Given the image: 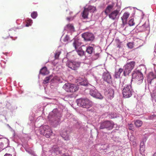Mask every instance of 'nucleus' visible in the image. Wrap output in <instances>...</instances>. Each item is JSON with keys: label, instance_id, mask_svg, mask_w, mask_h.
Listing matches in <instances>:
<instances>
[{"label": "nucleus", "instance_id": "b1692460", "mask_svg": "<svg viewBox=\"0 0 156 156\" xmlns=\"http://www.w3.org/2000/svg\"><path fill=\"white\" fill-rule=\"evenodd\" d=\"M76 51L78 55L80 56H82L84 55V52L81 48L79 49L78 50H76Z\"/></svg>", "mask_w": 156, "mask_h": 156}, {"label": "nucleus", "instance_id": "412c9836", "mask_svg": "<svg viewBox=\"0 0 156 156\" xmlns=\"http://www.w3.org/2000/svg\"><path fill=\"white\" fill-rule=\"evenodd\" d=\"M145 151V146L144 142L140 143V151L141 153H143Z\"/></svg>", "mask_w": 156, "mask_h": 156}, {"label": "nucleus", "instance_id": "cd10ccee", "mask_svg": "<svg viewBox=\"0 0 156 156\" xmlns=\"http://www.w3.org/2000/svg\"><path fill=\"white\" fill-rule=\"evenodd\" d=\"M62 136L64 139L65 140L67 141L69 140V136L68 135H65V134H62Z\"/></svg>", "mask_w": 156, "mask_h": 156}, {"label": "nucleus", "instance_id": "6ab92c4d", "mask_svg": "<svg viewBox=\"0 0 156 156\" xmlns=\"http://www.w3.org/2000/svg\"><path fill=\"white\" fill-rule=\"evenodd\" d=\"M156 78V76L153 72H150L148 76V79L152 81L153 80Z\"/></svg>", "mask_w": 156, "mask_h": 156}, {"label": "nucleus", "instance_id": "f03ea898", "mask_svg": "<svg viewBox=\"0 0 156 156\" xmlns=\"http://www.w3.org/2000/svg\"><path fill=\"white\" fill-rule=\"evenodd\" d=\"M76 102L78 106L85 108H90L93 104L92 102L87 98L77 99L76 101Z\"/></svg>", "mask_w": 156, "mask_h": 156}, {"label": "nucleus", "instance_id": "473e14b6", "mask_svg": "<svg viewBox=\"0 0 156 156\" xmlns=\"http://www.w3.org/2000/svg\"><path fill=\"white\" fill-rule=\"evenodd\" d=\"M60 54V52H58L56 53L55 54V59H58L59 56Z\"/></svg>", "mask_w": 156, "mask_h": 156}, {"label": "nucleus", "instance_id": "ddd939ff", "mask_svg": "<svg viewBox=\"0 0 156 156\" xmlns=\"http://www.w3.org/2000/svg\"><path fill=\"white\" fill-rule=\"evenodd\" d=\"M76 82L78 84L80 85L86 86L88 84V82L87 80L84 77H79L77 80H76Z\"/></svg>", "mask_w": 156, "mask_h": 156}, {"label": "nucleus", "instance_id": "c9c22d12", "mask_svg": "<svg viewBox=\"0 0 156 156\" xmlns=\"http://www.w3.org/2000/svg\"><path fill=\"white\" fill-rule=\"evenodd\" d=\"M27 22H28V23H29V24H30L31 25V24L32 23V20L31 19H28L27 20Z\"/></svg>", "mask_w": 156, "mask_h": 156}, {"label": "nucleus", "instance_id": "c85d7f7f", "mask_svg": "<svg viewBox=\"0 0 156 156\" xmlns=\"http://www.w3.org/2000/svg\"><path fill=\"white\" fill-rule=\"evenodd\" d=\"M37 15V13L36 12H34L31 14V17L33 19H35L36 18Z\"/></svg>", "mask_w": 156, "mask_h": 156}, {"label": "nucleus", "instance_id": "a211bd4d", "mask_svg": "<svg viewBox=\"0 0 156 156\" xmlns=\"http://www.w3.org/2000/svg\"><path fill=\"white\" fill-rule=\"evenodd\" d=\"M49 73V72L47 70V69L46 67L42 68L40 71V73L43 75L48 74Z\"/></svg>", "mask_w": 156, "mask_h": 156}, {"label": "nucleus", "instance_id": "2f4dec72", "mask_svg": "<svg viewBox=\"0 0 156 156\" xmlns=\"http://www.w3.org/2000/svg\"><path fill=\"white\" fill-rule=\"evenodd\" d=\"M120 74L118 71L116 72L115 74V76L116 78L119 77Z\"/></svg>", "mask_w": 156, "mask_h": 156}, {"label": "nucleus", "instance_id": "79ce46f5", "mask_svg": "<svg viewBox=\"0 0 156 156\" xmlns=\"http://www.w3.org/2000/svg\"><path fill=\"white\" fill-rule=\"evenodd\" d=\"M153 156H156V152L153 154Z\"/></svg>", "mask_w": 156, "mask_h": 156}, {"label": "nucleus", "instance_id": "bb28decb", "mask_svg": "<svg viewBox=\"0 0 156 156\" xmlns=\"http://www.w3.org/2000/svg\"><path fill=\"white\" fill-rule=\"evenodd\" d=\"M67 28L69 30H73L74 29V27L72 24H69L66 26Z\"/></svg>", "mask_w": 156, "mask_h": 156}, {"label": "nucleus", "instance_id": "a878e982", "mask_svg": "<svg viewBox=\"0 0 156 156\" xmlns=\"http://www.w3.org/2000/svg\"><path fill=\"white\" fill-rule=\"evenodd\" d=\"M129 24L130 26L135 25V23L134 22V20L133 19H132L129 21Z\"/></svg>", "mask_w": 156, "mask_h": 156}, {"label": "nucleus", "instance_id": "423d86ee", "mask_svg": "<svg viewBox=\"0 0 156 156\" xmlns=\"http://www.w3.org/2000/svg\"><path fill=\"white\" fill-rule=\"evenodd\" d=\"M114 124L112 121L106 120L100 123V129H107L108 130H112L113 128Z\"/></svg>", "mask_w": 156, "mask_h": 156}, {"label": "nucleus", "instance_id": "9d476101", "mask_svg": "<svg viewBox=\"0 0 156 156\" xmlns=\"http://www.w3.org/2000/svg\"><path fill=\"white\" fill-rule=\"evenodd\" d=\"M110 19L112 20H116L118 19L120 15V11L118 10H114L108 14Z\"/></svg>", "mask_w": 156, "mask_h": 156}, {"label": "nucleus", "instance_id": "c756f323", "mask_svg": "<svg viewBox=\"0 0 156 156\" xmlns=\"http://www.w3.org/2000/svg\"><path fill=\"white\" fill-rule=\"evenodd\" d=\"M50 79V77L49 76L46 77L44 80L43 83L44 84H46L48 83V82Z\"/></svg>", "mask_w": 156, "mask_h": 156}, {"label": "nucleus", "instance_id": "5701e85b", "mask_svg": "<svg viewBox=\"0 0 156 156\" xmlns=\"http://www.w3.org/2000/svg\"><path fill=\"white\" fill-rule=\"evenodd\" d=\"M93 50V47L89 46L87 48L86 51L88 54H91L92 53Z\"/></svg>", "mask_w": 156, "mask_h": 156}, {"label": "nucleus", "instance_id": "c03bdc74", "mask_svg": "<svg viewBox=\"0 0 156 156\" xmlns=\"http://www.w3.org/2000/svg\"><path fill=\"white\" fill-rule=\"evenodd\" d=\"M63 156H66V155L64 154H63Z\"/></svg>", "mask_w": 156, "mask_h": 156}, {"label": "nucleus", "instance_id": "a18cd8bd", "mask_svg": "<svg viewBox=\"0 0 156 156\" xmlns=\"http://www.w3.org/2000/svg\"><path fill=\"white\" fill-rule=\"evenodd\" d=\"M70 54V53H68L67 55H69Z\"/></svg>", "mask_w": 156, "mask_h": 156}, {"label": "nucleus", "instance_id": "dca6fc26", "mask_svg": "<svg viewBox=\"0 0 156 156\" xmlns=\"http://www.w3.org/2000/svg\"><path fill=\"white\" fill-rule=\"evenodd\" d=\"M113 6L112 5H108L106 8L105 11V14L107 15H108V13L111 12V11L112 10Z\"/></svg>", "mask_w": 156, "mask_h": 156}, {"label": "nucleus", "instance_id": "72a5a7b5", "mask_svg": "<svg viewBox=\"0 0 156 156\" xmlns=\"http://www.w3.org/2000/svg\"><path fill=\"white\" fill-rule=\"evenodd\" d=\"M129 129L130 130H133L134 129V126L133 124H129Z\"/></svg>", "mask_w": 156, "mask_h": 156}, {"label": "nucleus", "instance_id": "e433bc0d", "mask_svg": "<svg viewBox=\"0 0 156 156\" xmlns=\"http://www.w3.org/2000/svg\"><path fill=\"white\" fill-rule=\"evenodd\" d=\"M123 71V69H122L121 68H120L119 69V70L118 71L121 74Z\"/></svg>", "mask_w": 156, "mask_h": 156}, {"label": "nucleus", "instance_id": "20e7f679", "mask_svg": "<svg viewBox=\"0 0 156 156\" xmlns=\"http://www.w3.org/2000/svg\"><path fill=\"white\" fill-rule=\"evenodd\" d=\"M63 88L67 92L71 93L76 91L79 89L78 86L75 84L69 83H65L63 85Z\"/></svg>", "mask_w": 156, "mask_h": 156}, {"label": "nucleus", "instance_id": "a19ab883", "mask_svg": "<svg viewBox=\"0 0 156 156\" xmlns=\"http://www.w3.org/2000/svg\"><path fill=\"white\" fill-rule=\"evenodd\" d=\"M4 156H12V155L9 154H5Z\"/></svg>", "mask_w": 156, "mask_h": 156}, {"label": "nucleus", "instance_id": "0eeeda50", "mask_svg": "<svg viewBox=\"0 0 156 156\" xmlns=\"http://www.w3.org/2000/svg\"><path fill=\"white\" fill-rule=\"evenodd\" d=\"M41 132L44 136L49 137L52 135L53 132L51 128L48 125H45L41 127Z\"/></svg>", "mask_w": 156, "mask_h": 156}, {"label": "nucleus", "instance_id": "49530a36", "mask_svg": "<svg viewBox=\"0 0 156 156\" xmlns=\"http://www.w3.org/2000/svg\"><path fill=\"white\" fill-rule=\"evenodd\" d=\"M144 25H143L142 26V27H144Z\"/></svg>", "mask_w": 156, "mask_h": 156}, {"label": "nucleus", "instance_id": "9b49d317", "mask_svg": "<svg viewBox=\"0 0 156 156\" xmlns=\"http://www.w3.org/2000/svg\"><path fill=\"white\" fill-rule=\"evenodd\" d=\"M82 36L84 38V40L86 41H92L94 38V35L93 34L88 32L83 34Z\"/></svg>", "mask_w": 156, "mask_h": 156}, {"label": "nucleus", "instance_id": "1a4fd4ad", "mask_svg": "<svg viewBox=\"0 0 156 156\" xmlns=\"http://www.w3.org/2000/svg\"><path fill=\"white\" fill-rule=\"evenodd\" d=\"M96 10V7L92 6H89L87 8H84L82 13V17L84 19L87 18L89 12H93Z\"/></svg>", "mask_w": 156, "mask_h": 156}, {"label": "nucleus", "instance_id": "37998d69", "mask_svg": "<svg viewBox=\"0 0 156 156\" xmlns=\"http://www.w3.org/2000/svg\"><path fill=\"white\" fill-rule=\"evenodd\" d=\"M67 20H70V18L68 17L67 18Z\"/></svg>", "mask_w": 156, "mask_h": 156}, {"label": "nucleus", "instance_id": "7c9ffc66", "mask_svg": "<svg viewBox=\"0 0 156 156\" xmlns=\"http://www.w3.org/2000/svg\"><path fill=\"white\" fill-rule=\"evenodd\" d=\"M127 46L129 48L132 49L133 47V43L129 42L127 44Z\"/></svg>", "mask_w": 156, "mask_h": 156}, {"label": "nucleus", "instance_id": "f257e3e1", "mask_svg": "<svg viewBox=\"0 0 156 156\" xmlns=\"http://www.w3.org/2000/svg\"><path fill=\"white\" fill-rule=\"evenodd\" d=\"M131 81L127 80H125L123 83L122 86L123 88L122 90V94L125 98H129L132 95L133 90L131 85Z\"/></svg>", "mask_w": 156, "mask_h": 156}, {"label": "nucleus", "instance_id": "f704fd0d", "mask_svg": "<svg viewBox=\"0 0 156 156\" xmlns=\"http://www.w3.org/2000/svg\"><path fill=\"white\" fill-rule=\"evenodd\" d=\"M152 97L153 100L156 101V93L154 92L152 95Z\"/></svg>", "mask_w": 156, "mask_h": 156}, {"label": "nucleus", "instance_id": "4c0bfd02", "mask_svg": "<svg viewBox=\"0 0 156 156\" xmlns=\"http://www.w3.org/2000/svg\"><path fill=\"white\" fill-rule=\"evenodd\" d=\"M109 117L111 119H112L114 118V116L113 115V114H111L109 115Z\"/></svg>", "mask_w": 156, "mask_h": 156}, {"label": "nucleus", "instance_id": "58836bf2", "mask_svg": "<svg viewBox=\"0 0 156 156\" xmlns=\"http://www.w3.org/2000/svg\"><path fill=\"white\" fill-rule=\"evenodd\" d=\"M31 25L30 24H29L28 22H27V24L26 25V26L27 27H29L30 26H31Z\"/></svg>", "mask_w": 156, "mask_h": 156}, {"label": "nucleus", "instance_id": "f3484780", "mask_svg": "<svg viewBox=\"0 0 156 156\" xmlns=\"http://www.w3.org/2000/svg\"><path fill=\"white\" fill-rule=\"evenodd\" d=\"M81 43L78 39H75L74 40L73 43V45L76 49H77L78 47L81 45Z\"/></svg>", "mask_w": 156, "mask_h": 156}, {"label": "nucleus", "instance_id": "393cba45", "mask_svg": "<svg viewBox=\"0 0 156 156\" xmlns=\"http://www.w3.org/2000/svg\"><path fill=\"white\" fill-rule=\"evenodd\" d=\"M54 151L56 154H61L62 153V150H60V148L59 147L55 148Z\"/></svg>", "mask_w": 156, "mask_h": 156}, {"label": "nucleus", "instance_id": "4be33fe9", "mask_svg": "<svg viewBox=\"0 0 156 156\" xmlns=\"http://www.w3.org/2000/svg\"><path fill=\"white\" fill-rule=\"evenodd\" d=\"M114 92L113 90L109 89L108 90V96L109 97L110 99L114 97Z\"/></svg>", "mask_w": 156, "mask_h": 156}, {"label": "nucleus", "instance_id": "aec40b11", "mask_svg": "<svg viewBox=\"0 0 156 156\" xmlns=\"http://www.w3.org/2000/svg\"><path fill=\"white\" fill-rule=\"evenodd\" d=\"M143 124L142 122L139 120H137L135 121L134 124L136 127H139L141 126Z\"/></svg>", "mask_w": 156, "mask_h": 156}, {"label": "nucleus", "instance_id": "2eb2a0df", "mask_svg": "<svg viewBox=\"0 0 156 156\" xmlns=\"http://www.w3.org/2000/svg\"><path fill=\"white\" fill-rule=\"evenodd\" d=\"M130 14L128 12H126L123 14V15L121 17V20H122V23L123 25L125 24L126 23V22L128 18H129Z\"/></svg>", "mask_w": 156, "mask_h": 156}, {"label": "nucleus", "instance_id": "7ed1b4c3", "mask_svg": "<svg viewBox=\"0 0 156 156\" xmlns=\"http://www.w3.org/2000/svg\"><path fill=\"white\" fill-rule=\"evenodd\" d=\"M144 77L143 74L139 71H134L132 74V80L136 81L138 84H141L143 82Z\"/></svg>", "mask_w": 156, "mask_h": 156}, {"label": "nucleus", "instance_id": "39448f33", "mask_svg": "<svg viewBox=\"0 0 156 156\" xmlns=\"http://www.w3.org/2000/svg\"><path fill=\"white\" fill-rule=\"evenodd\" d=\"M135 62L132 61L127 63L123 66V74L125 76L128 75L134 68Z\"/></svg>", "mask_w": 156, "mask_h": 156}, {"label": "nucleus", "instance_id": "f8f14e48", "mask_svg": "<svg viewBox=\"0 0 156 156\" xmlns=\"http://www.w3.org/2000/svg\"><path fill=\"white\" fill-rule=\"evenodd\" d=\"M90 94L92 97L97 99H102L103 98L101 94L95 89H91L90 91Z\"/></svg>", "mask_w": 156, "mask_h": 156}, {"label": "nucleus", "instance_id": "ea45409f", "mask_svg": "<svg viewBox=\"0 0 156 156\" xmlns=\"http://www.w3.org/2000/svg\"><path fill=\"white\" fill-rule=\"evenodd\" d=\"M68 37L67 35H66L64 39V41H68Z\"/></svg>", "mask_w": 156, "mask_h": 156}, {"label": "nucleus", "instance_id": "6e6552de", "mask_svg": "<svg viewBox=\"0 0 156 156\" xmlns=\"http://www.w3.org/2000/svg\"><path fill=\"white\" fill-rule=\"evenodd\" d=\"M81 63L76 61L68 60L66 63V66L74 70H77L80 66Z\"/></svg>", "mask_w": 156, "mask_h": 156}, {"label": "nucleus", "instance_id": "4468645a", "mask_svg": "<svg viewBox=\"0 0 156 156\" xmlns=\"http://www.w3.org/2000/svg\"><path fill=\"white\" fill-rule=\"evenodd\" d=\"M103 78L104 80L108 83H110L112 82L111 76L108 73H104L103 75Z\"/></svg>", "mask_w": 156, "mask_h": 156}]
</instances>
